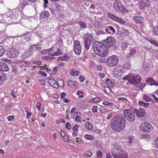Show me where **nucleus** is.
Masks as SVG:
<instances>
[{"mask_svg": "<svg viewBox=\"0 0 158 158\" xmlns=\"http://www.w3.org/2000/svg\"><path fill=\"white\" fill-rule=\"evenodd\" d=\"M126 125L125 118L121 114L115 115L111 121V128L115 131L119 132L122 131Z\"/></svg>", "mask_w": 158, "mask_h": 158, "instance_id": "nucleus-1", "label": "nucleus"}, {"mask_svg": "<svg viewBox=\"0 0 158 158\" xmlns=\"http://www.w3.org/2000/svg\"><path fill=\"white\" fill-rule=\"evenodd\" d=\"M93 48L95 52L101 56H105L108 51L106 45L103 44L102 42H95L93 44Z\"/></svg>", "mask_w": 158, "mask_h": 158, "instance_id": "nucleus-2", "label": "nucleus"}, {"mask_svg": "<svg viewBox=\"0 0 158 158\" xmlns=\"http://www.w3.org/2000/svg\"><path fill=\"white\" fill-rule=\"evenodd\" d=\"M128 82L131 84L137 85L141 81V77L138 75L129 73L128 75Z\"/></svg>", "mask_w": 158, "mask_h": 158, "instance_id": "nucleus-3", "label": "nucleus"}, {"mask_svg": "<svg viewBox=\"0 0 158 158\" xmlns=\"http://www.w3.org/2000/svg\"><path fill=\"white\" fill-rule=\"evenodd\" d=\"M119 58L116 55H113L109 57L106 62V65L110 67L115 66L118 63Z\"/></svg>", "mask_w": 158, "mask_h": 158, "instance_id": "nucleus-4", "label": "nucleus"}, {"mask_svg": "<svg viewBox=\"0 0 158 158\" xmlns=\"http://www.w3.org/2000/svg\"><path fill=\"white\" fill-rule=\"evenodd\" d=\"M114 7L119 12L123 13H128V11L126 7L118 1L115 0L114 5Z\"/></svg>", "mask_w": 158, "mask_h": 158, "instance_id": "nucleus-5", "label": "nucleus"}, {"mask_svg": "<svg viewBox=\"0 0 158 158\" xmlns=\"http://www.w3.org/2000/svg\"><path fill=\"white\" fill-rule=\"evenodd\" d=\"M123 116L127 120L131 122L134 120L135 115L134 111L128 109H125L123 110Z\"/></svg>", "mask_w": 158, "mask_h": 158, "instance_id": "nucleus-6", "label": "nucleus"}, {"mask_svg": "<svg viewBox=\"0 0 158 158\" xmlns=\"http://www.w3.org/2000/svg\"><path fill=\"white\" fill-rule=\"evenodd\" d=\"M140 127L141 131L148 132H151L152 129V125L147 122L141 124Z\"/></svg>", "mask_w": 158, "mask_h": 158, "instance_id": "nucleus-7", "label": "nucleus"}, {"mask_svg": "<svg viewBox=\"0 0 158 158\" xmlns=\"http://www.w3.org/2000/svg\"><path fill=\"white\" fill-rule=\"evenodd\" d=\"M19 51L18 49L14 48H11L7 53V55L10 58H14L19 55Z\"/></svg>", "mask_w": 158, "mask_h": 158, "instance_id": "nucleus-8", "label": "nucleus"}, {"mask_svg": "<svg viewBox=\"0 0 158 158\" xmlns=\"http://www.w3.org/2000/svg\"><path fill=\"white\" fill-rule=\"evenodd\" d=\"M74 52L77 55H79L81 53V49L80 44L79 41L76 40L74 41Z\"/></svg>", "mask_w": 158, "mask_h": 158, "instance_id": "nucleus-9", "label": "nucleus"}, {"mask_svg": "<svg viewBox=\"0 0 158 158\" xmlns=\"http://www.w3.org/2000/svg\"><path fill=\"white\" fill-rule=\"evenodd\" d=\"M116 42V40L113 37L111 36L108 37L106 41V43L107 45L106 47H111L113 46Z\"/></svg>", "mask_w": 158, "mask_h": 158, "instance_id": "nucleus-10", "label": "nucleus"}, {"mask_svg": "<svg viewBox=\"0 0 158 158\" xmlns=\"http://www.w3.org/2000/svg\"><path fill=\"white\" fill-rule=\"evenodd\" d=\"M151 0H141L139 2V7L140 9H143L146 7L149 6Z\"/></svg>", "mask_w": 158, "mask_h": 158, "instance_id": "nucleus-11", "label": "nucleus"}, {"mask_svg": "<svg viewBox=\"0 0 158 158\" xmlns=\"http://www.w3.org/2000/svg\"><path fill=\"white\" fill-rule=\"evenodd\" d=\"M93 40V38L92 36L89 34L88 36V37L86 38L85 40V45L86 49L87 50H88L90 44H91L92 41Z\"/></svg>", "mask_w": 158, "mask_h": 158, "instance_id": "nucleus-12", "label": "nucleus"}, {"mask_svg": "<svg viewBox=\"0 0 158 158\" xmlns=\"http://www.w3.org/2000/svg\"><path fill=\"white\" fill-rule=\"evenodd\" d=\"M135 111L136 113L137 116L139 117H143L145 115V110L142 108H141L139 110L135 109Z\"/></svg>", "mask_w": 158, "mask_h": 158, "instance_id": "nucleus-13", "label": "nucleus"}, {"mask_svg": "<svg viewBox=\"0 0 158 158\" xmlns=\"http://www.w3.org/2000/svg\"><path fill=\"white\" fill-rule=\"evenodd\" d=\"M41 49V48L40 47L38 44H34L31 45L30 46L29 48V50L30 51L32 52H36L37 51L39 52Z\"/></svg>", "mask_w": 158, "mask_h": 158, "instance_id": "nucleus-14", "label": "nucleus"}, {"mask_svg": "<svg viewBox=\"0 0 158 158\" xmlns=\"http://www.w3.org/2000/svg\"><path fill=\"white\" fill-rule=\"evenodd\" d=\"M36 0H21L20 5L21 6L22 9H23L25 6L29 5V1L31 2H34Z\"/></svg>", "mask_w": 158, "mask_h": 158, "instance_id": "nucleus-15", "label": "nucleus"}, {"mask_svg": "<svg viewBox=\"0 0 158 158\" xmlns=\"http://www.w3.org/2000/svg\"><path fill=\"white\" fill-rule=\"evenodd\" d=\"M106 31L107 33L111 35H113L115 33L114 28L113 26L111 25L107 26Z\"/></svg>", "mask_w": 158, "mask_h": 158, "instance_id": "nucleus-16", "label": "nucleus"}, {"mask_svg": "<svg viewBox=\"0 0 158 158\" xmlns=\"http://www.w3.org/2000/svg\"><path fill=\"white\" fill-rule=\"evenodd\" d=\"M133 19L136 23L142 24L144 20L143 18L141 16L135 15Z\"/></svg>", "mask_w": 158, "mask_h": 158, "instance_id": "nucleus-17", "label": "nucleus"}, {"mask_svg": "<svg viewBox=\"0 0 158 158\" xmlns=\"http://www.w3.org/2000/svg\"><path fill=\"white\" fill-rule=\"evenodd\" d=\"M9 68L7 65L4 63L0 62V70L6 72L8 71Z\"/></svg>", "mask_w": 158, "mask_h": 158, "instance_id": "nucleus-18", "label": "nucleus"}, {"mask_svg": "<svg viewBox=\"0 0 158 158\" xmlns=\"http://www.w3.org/2000/svg\"><path fill=\"white\" fill-rule=\"evenodd\" d=\"M49 84L52 87L57 88L58 87V84L56 81L53 79H50L48 81Z\"/></svg>", "mask_w": 158, "mask_h": 158, "instance_id": "nucleus-19", "label": "nucleus"}, {"mask_svg": "<svg viewBox=\"0 0 158 158\" xmlns=\"http://www.w3.org/2000/svg\"><path fill=\"white\" fill-rule=\"evenodd\" d=\"M120 152L119 150L118 149L114 148L112 149L111 152L114 158H118L119 156V154Z\"/></svg>", "mask_w": 158, "mask_h": 158, "instance_id": "nucleus-20", "label": "nucleus"}, {"mask_svg": "<svg viewBox=\"0 0 158 158\" xmlns=\"http://www.w3.org/2000/svg\"><path fill=\"white\" fill-rule=\"evenodd\" d=\"M123 69L126 70H130L131 69V64L129 61L127 60L123 65Z\"/></svg>", "mask_w": 158, "mask_h": 158, "instance_id": "nucleus-21", "label": "nucleus"}, {"mask_svg": "<svg viewBox=\"0 0 158 158\" xmlns=\"http://www.w3.org/2000/svg\"><path fill=\"white\" fill-rule=\"evenodd\" d=\"M69 54H66L62 56H60L58 58V60H68L70 57L69 56Z\"/></svg>", "mask_w": 158, "mask_h": 158, "instance_id": "nucleus-22", "label": "nucleus"}, {"mask_svg": "<svg viewBox=\"0 0 158 158\" xmlns=\"http://www.w3.org/2000/svg\"><path fill=\"white\" fill-rule=\"evenodd\" d=\"M49 16V12L46 11H44L40 14V18L41 19H45L48 17Z\"/></svg>", "mask_w": 158, "mask_h": 158, "instance_id": "nucleus-23", "label": "nucleus"}, {"mask_svg": "<svg viewBox=\"0 0 158 158\" xmlns=\"http://www.w3.org/2000/svg\"><path fill=\"white\" fill-rule=\"evenodd\" d=\"M119 157L118 158H127V154L124 151H120L119 153Z\"/></svg>", "mask_w": 158, "mask_h": 158, "instance_id": "nucleus-24", "label": "nucleus"}, {"mask_svg": "<svg viewBox=\"0 0 158 158\" xmlns=\"http://www.w3.org/2000/svg\"><path fill=\"white\" fill-rule=\"evenodd\" d=\"M67 84L70 87L74 88L77 87V83L72 81L70 80L68 81Z\"/></svg>", "mask_w": 158, "mask_h": 158, "instance_id": "nucleus-25", "label": "nucleus"}, {"mask_svg": "<svg viewBox=\"0 0 158 158\" xmlns=\"http://www.w3.org/2000/svg\"><path fill=\"white\" fill-rule=\"evenodd\" d=\"M148 41L152 44H153L155 46L158 47V41L151 38L148 39Z\"/></svg>", "mask_w": 158, "mask_h": 158, "instance_id": "nucleus-26", "label": "nucleus"}, {"mask_svg": "<svg viewBox=\"0 0 158 158\" xmlns=\"http://www.w3.org/2000/svg\"><path fill=\"white\" fill-rule=\"evenodd\" d=\"M70 73L72 76H77L80 74V72L79 71H76L73 69L71 70Z\"/></svg>", "mask_w": 158, "mask_h": 158, "instance_id": "nucleus-27", "label": "nucleus"}, {"mask_svg": "<svg viewBox=\"0 0 158 158\" xmlns=\"http://www.w3.org/2000/svg\"><path fill=\"white\" fill-rule=\"evenodd\" d=\"M6 79V76L0 73V85L2 84L4 81Z\"/></svg>", "mask_w": 158, "mask_h": 158, "instance_id": "nucleus-28", "label": "nucleus"}, {"mask_svg": "<svg viewBox=\"0 0 158 158\" xmlns=\"http://www.w3.org/2000/svg\"><path fill=\"white\" fill-rule=\"evenodd\" d=\"M143 99L146 102H149L151 101V98L150 96L146 94L144 95L143 96Z\"/></svg>", "mask_w": 158, "mask_h": 158, "instance_id": "nucleus-29", "label": "nucleus"}, {"mask_svg": "<svg viewBox=\"0 0 158 158\" xmlns=\"http://www.w3.org/2000/svg\"><path fill=\"white\" fill-rule=\"evenodd\" d=\"M137 49L138 48L136 47L132 48L130 52L129 53L130 55L131 56H133L136 53V51Z\"/></svg>", "mask_w": 158, "mask_h": 158, "instance_id": "nucleus-30", "label": "nucleus"}, {"mask_svg": "<svg viewBox=\"0 0 158 158\" xmlns=\"http://www.w3.org/2000/svg\"><path fill=\"white\" fill-rule=\"evenodd\" d=\"M106 83L108 86H110L111 87H113L114 86V82L110 79L107 80L106 81Z\"/></svg>", "mask_w": 158, "mask_h": 158, "instance_id": "nucleus-31", "label": "nucleus"}, {"mask_svg": "<svg viewBox=\"0 0 158 158\" xmlns=\"http://www.w3.org/2000/svg\"><path fill=\"white\" fill-rule=\"evenodd\" d=\"M139 104L140 106L145 108H147L149 107V106H148L149 104V103H145L142 101H139Z\"/></svg>", "mask_w": 158, "mask_h": 158, "instance_id": "nucleus-32", "label": "nucleus"}, {"mask_svg": "<svg viewBox=\"0 0 158 158\" xmlns=\"http://www.w3.org/2000/svg\"><path fill=\"white\" fill-rule=\"evenodd\" d=\"M77 23L80 25L81 28H84L86 27V23L82 21H80Z\"/></svg>", "mask_w": 158, "mask_h": 158, "instance_id": "nucleus-33", "label": "nucleus"}, {"mask_svg": "<svg viewBox=\"0 0 158 158\" xmlns=\"http://www.w3.org/2000/svg\"><path fill=\"white\" fill-rule=\"evenodd\" d=\"M148 82H150L151 85H158V82L153 80V79L151 78L149 79L148 80Z\"/></svg>", "mask_w": 158, "mask_h": 158, "instance_id": "nucleus-34", "label": "nucleus"}, {"mask_svg": "<svg viewBox=\"0 0 158 158\" xmlns=\"http://www.w3.org/2000/svg\"><path fill=\"white\" fill-rule=\"evenodd\" d=\"M86 128L89 130H91L93 129V126L92 124L88 122L85 125Z\"/></svg>", "mask_w": 158, "mask_h": 158, "instance_id": "nucleus-35", "label": "nucleus"}, {"mask_svg": "<svg viewBox=\"0 0 158 158\" xmlns=\"http://www.w3.org/2000/svg\"><path fill=\"white\" fill-rule=\"evenodd\" d=\"M48 55L49 56H54L56 55V51L50 50L48 52Z\"/></svg>", "mask_w": 158, "mask_h": 158, "instance_id": "nucleus-36", "label": "nucleus"}, {"mask_svg": "<svg viewBox=\"0 0 158 158\" xmlns=\"http://www.w3.org/2000/svg\"><path fill=\"white\" fill-rule=\"evenodd\" d=\"M121 32L124 35H128L129 34V31L127 29H123L122 30Z\"/></svg>", "mask_w": 158, "mask_h": 158, "instance_id": "nucleus-37", "label": "nucleus"}, {"mask_svg": "<svg viewBox=\"0 0 158 158\" xmlns=\"http://www.w3.org/2000/svg\"><path fill=\"white\" fill-rule=\"evenodd\" d=\"M5 52V50L3 47L0 45V56L3 55Z\"/></svg>", "mask_w": 158, "mask_h": 158, "instance_id": "nucleus-38", "label": "nucleus"}, {"mask_svg": "<svg viewBox=\"0 0 158 158\" xmlns=\"http://www.w3.org/2000/svg\"><path fill=\"white\" fill-rule=\"evenodd\" d=\"M104 89L105 92L107 94H109L111 92V90L108 87H104Z\"/></svg>", "mask_w": 158, "mask_h": 158, "instance_id": "nucleus-39", "label": "nucleus"}, {"mask_svg": "<svg viewBox=\"0 0 158 158\" xmlns=\"http://www.w3.org/2000/svg\"><path fill=\"white\" fill-rule=\"evenodd\" d=\"M54 10H55L58 12H59L60 9V6L59 4H56L54 6Z\"/></svg>", "mask_w": 158, "mask_h": 158, "instance_id": "nucleus-40", "label": "nucleus"}, {"mask_svg": "<svg viewBox=\"0 0 158 158\" xmlns=\"http://www.w3.org/2000/svg\"><path fill=\"white\" fill-rule=\"evenodd\" d=\"M97 158H101L102 156V153L100 150H98L97 152Z\"/></svg>", "mask_w": 158, "mask_h": 158, "instance_id": "nucleus-41", "label": "nucleus"}, {"mask_svg": "<svg viewBox=\"0 0 158 158\" xmlns=\"http://www.w3.org/2000/svg\"><path fill=\"white\" fill-rule=\"evenodd\" d=\"M128 44L126 42L123 43L121 45V47L123 50H125L128 45Z\"/></svg>", "mask_w": 158, "mask_h": 158, "instance_id": "nucleus-42", "label": "nucleus"}, {"mask_svg": "<svg viewBox=\"0 0 158 158\" xmlns=\"http://www.w3.org/2000/svg\"><path fill=\"white\" fill-rule=\"evenodd\" d=\"M108 17L110 18L111 19H112L113 20H114L115 21L116 19V17L117 16H116L115 15H114L113 14H109Z\"/></svg>", "mask_w": 158, "mask_h": 158, "instance_id": "nucleus-43", "label": "nucleus"}, {"mask_svg": "<svg viewBox=\"0 0 158 158\" xmlns=\"http://www.w3.org/2000/svg\"><path fill=\"white\" fill-rule=\"evenodd\" d=\"M115 21H117V22H118L119 23H121L123 24V23H125V22L123 19L120 18L118 16H117L116 19Z\"/></svg>", "mask_w": 158, "mask_h": 158, "instance_id": "nucleus-44", "label": "nucleus"}, {"mask_svg": "<svg viewBox=\"0 0 158 158\" xmlns=\"http://www.w3.org/2000/svg\"><path fill=\"white\" fill-rule=\"evenodd\" d=\"M77 94L78 95V97L80 98H83L84 97L83 95V92L81 91H78Z\"/></svg>", "mask_w": 158, "mask_h": 158, "instance_id": "nucleus-45", "label": "nucleus"}, {"mask_svg": "<svg viewBox=\"0 0 158 158\" xmlns=\"http://www.w3.org/2000/svg\"><path fill=\"white\" fill-rule=\"evenodd\" d=\"M85 137L87 139L90 140H93L94 139V137L92 135L88 134L85 135Z\"/></svg>", "mask_w": 158, "mask_h": 158, "instance_id": "nucleus-46", "label": "nucleus"}, {"mask_svg": "<svg viewBox=\"0 0 158 158\" xmlns=\"http://www.w3.org/2000/svg\"><path fill=\"white\" fill-rule=\"evenodd\" d=\"M103 104L106 106H112L114 105V104L112 103L108 102H104L103 103Z\"/></svg>", "mask_w": 158, "mask_h": 158, "instance_id": "nucleus-47", "label": "nucleus"}, {"mask_svg": "<svg viewBox=\"0 0 158 158\" xmlns=\"http://www.w3.org/2000/svg\"><path fill=\"white\" fill-rule=\"evenodd\" d=\"M82 119L80 116H77L75 118V121L77 122L78 123H80Z\"/></svg>", "mask_w": 158, "mask_h": 158, "instance_id": "nucleus-48", "label": "nucleus"}, {"mask_svg": "<svg viewBox=\"0 0 158 158\" xmlns=\"http://www.w3.org/2000/svg\"><path fill=\"white\" fill-rule=\"evenodd\" d=\"M118 72H114L113 73V75L114 77L116 78L119 79L120 77V75Z\"/></svg>", "mask_w": 158, "mask_h": 158, "instance_id": "nucleus-49", "label": "nucleus"}, {"mask_svg": "<svg viewBox=\"0 0 158 158\" xmlns=\"http://www.w3.org/2000/svg\"><path fill=\"white\" fill-rule=\"evenodd\" d=\"M43 5L44 8L47 7L48 5V0H43Z\"/></svg>", "mask_w": 158, "mask_h": 158, "instance_id": "nucleus-50", "label": "nucleus"}, {"mask_svg": "<svg viewBox=\"0 0 158 158\" xmlns=\"http://www.w3.org/2000/svg\"><path fill=\"white\" fill-rule=\"evenodd\" d=\"M154 31L155 33L157 35H158V25L154 26Z\"/></svg>", "mask_w": 158, "mask_h": 158, "instance_id": "nucleus-51", "label": "nucleus"}, {"mask_svg": "<svg viewBox=\"0 0 158 158\" xmlns=\"http://www.w3.org/2000/svg\"><path fill=\"white\" fill-rule=\"evenodd\" d=\"M128 139V142L129 143V144L130 145L132 143L134 139V138L132 136H129Z\"/></svg>", "mask_w": 158, "mask_h": 158, "instance_id": "nucleus-52", "label": "nucleus"}, {"mask_svg": "<svg viewBox=\"0 0 158 158\" xmlns=\"http://www.w3.org/2000/svg\"><path fill=\"white\" fill-rule=\"evenodd\" d=\"M84 155L85 156L90 157L92 156V153L90 151H88L86 152H85L84 153Z\"/></svg>", "mask_w": 158, "mask_h": 158, "instance_id": "nucleus-53", "label": "nucleus"}, {"mask_svg": "<svg viewBox=\"0 0 158 158\" xmlns=\"http://www.w3.org/2000/svg\"><path fill=\"white\" fill-rule=\"evenodd\" d=\"M101 101V99L99 98H95L92 99V101L95 102H98Z\"/></svg>", "mask_w": 158, "mask_h": 158, "instance_id": "nucleus-54", "label": "nucleus"}, {"mask_svg": "<svg viewBox=\"0 0 158 158\" xmlns=\"http://www.w3.org/2000/svg\"><path fill=\"white\" fill-rule=\"evenodd\" d=\"M33 64H35L38 65H40L42 64V62L40 60H37L36 61H34L33 62Z\"/></svg>", "mask_w": 158, "mask_h": 158, "instance_id": "nucleus-55", "label": "nucleus"}, {"mask_svg": "<svg viewBox=\"0 0 158 158\" xmlns=\"http://www.w3.org/2000/svg\"><path fill=\"white\" fill-rule=\"evenodd\" d=\"M59 82L60 84V86H61V87H63L64 86V81L62 79H59Z\"/></svg>", "mask_w": 158, "mask_h": 158, "instance_id": "nucleus-56", "label": "nucleus"}, {"mask_svg": "<svg viewBox=\"0 0 158 158\" xmlns=\"http://www.w3.org/2000/svg\"><path fill=\"white\" fill-rule=\"evenodd\" d=\"M38 72L40 74L44 77H46L47 76V74L44 72L39 71Z\"/></svg>", "mask_w": 158, "mask_h": 158, "instance_id": "nucleus-57", "label": "nucleus"}, {"mask_svg": "<svg viewBox=\"0 0 158 158\" xmlns=\"http://www.w3.org/2000/svg\"><path fill=\"white\" fill-rule=\"evenodd\" d=\"M66 128L68 129H70L71 128V124L69 122L66 123Z\"/></svg>", "mask_w": 158, "mask_h": 158, "instance_id": "nucleus-58", "label": "nucleus"}, {"mask_svg": "<svg viewBox=\"0 0 158 158\" xmlns=\"http://www.w3.org/2000/svg\"><path fill=\"white\" fill-rule=\"evenodd\" d=\"M78 128V125H75L73 127V131H77V130Z\"/></svg>", "mask_w": 158, "mask_h": 158, "instance_id": "nucleus-59", "label": "nucleus"}, {"mask_svg": "<svg viewBox=\"0 0 158 158\" xmlns=\"http://www.w3.org/2000/svg\"><path fill=\"white\" fill-rule=\"evenodd\" d=\"M56 56L59 55L62 53L61 50L59 49H57V51H56Z\"/></svg>", "mask_w": 158, "mask_h": 158, "instance_id": "nucleus-60", "label": "nucleus"}, {"mask_svg": "<svg viewBox=\"0 0 158 158\" xmlns=\"http://www.w3.org/2000/svg\"><path fill=\"white\" fill-rule=\"evenodd\" d=\"M64 139V141L65 142H68L69 140V138L68 136L66 135H65L63 137H62Z\"/></svg>", "mask_w": 158, "mask_h": 158, "instance_id": "nucleus-61", "label": "nucleus"}, {"mask_svg": "<svg viewBox=\"0 0 158 158\" xmlns=\"http://www.w3.org/2000/svg\"><path fill=\"white\" fill-rule=\"evenodd\" d=\"M14 118V117L13 116L11 115L8 117L7 119L9 121L12 120Z\"/></svg>", "mask_w": 158, "mask_h": 158, "instance_id": "nucleus-62", "label": "nucleus"}, {"mask_svg": "<svg viewBox=\"0 0 158 158\" xmlns=\"http://www.w3.org/2000/svg\"><path fill=\"white\" fill-rule=\"evenodd\" d=\"M66 94L64 92H63L60 94V98L61 99L64 98Z\"/></svg>", "mask_w": 158, "mask_h": 158, "instance_id": "nucleus-63", "label": "nucleus"}, {"mask_svg": "<svg viewBox=\"0 0 158 158\" xmlns=\"http://www.w3.org/2000/svg\"><path fill=\"white\" fill-rule=\"evenodd\" d=\"M155 143L156 147L158 148V137L156 139Z\"/></svg>", "mask_w": 158, "mask_h": 158, "instance_id": "nucleus-64", "label": "nucleus"}]
</instances>
